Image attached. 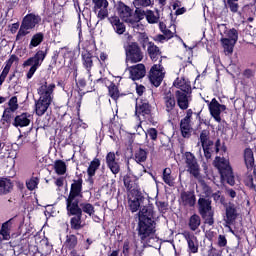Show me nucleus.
I'll return each instance as SVG.
<instances>
[{"label":"nucleus","mask_w":256,"mask_h":256,"mask_svg":"<svg viewBox=\"0 0 256 256\" xmlns=\"http://www.w3.org/2000/svg\"><path fill=\"white\" fill-rule=\"evenodd\" d=\"M108 93L110 98L113 100H116L119 97L118 87L113 82H110L108 86Z\"/></svg>","instance_id":"603ef678"},{"label":"nucleus","mask_w":256,"mask_h":256,"mask_svg":"<svg viewBox=\"0 0 256 256\" xmlns=\"http://www.w3.org/2000/svg\"><path fill=\"white\" fill-rule=\"evenodd\" d=\"M163 182L169 187H172L174 185V179L171 176V169L165 168L163 170Z\"/></svg>","instance_id":"a18cd8bd"},{"label":"nucleus","mask_w":256,"mask_h":256,"mask_svg":"<svg viewBox=\"0 0 256 256\" xmlns=\"http://www.w3.org/2000/svg\"><path fill=\"white\" fill-rule=\"evenodd\" d=\"M144 173H146V169H145V166H144V165H142V164H137V165L134 167L133 175H134L135 178H141Z\"/></svg>","instance_id":"13d9d810"},{"label":"nucleus","mask_w":256,"mask_h":256,"mask_svg":"<svg viewBox=\"0 0 256 256\" xmlns=\"http://www.w3.org/2000/svg\"><path fill=\"white\" fill-rule=\"evenodd\" d=\"M212 140L210 139V131L209 130H202L200 133V143L203 147L204 145H207L211 143Z\"/></svg>","instance_id":"3c124183"},{"label":"nucleus","mask_w":256,"mask_h":256,"mask_svg":"<svg viewBox=\"0 0 256 256\" xmlns=\"http://www.w3.org/2000/svg\"><path fill=\"white\" fill-rule=\"evenodd\" d=\"M140 43L142 44V47H147V53L151 59V61H157L158 58L162 59V54L160 51V48L156 46L154 43L149 42V38L145 34H141V38H139Z\"/></svg>","instance_id":"1a4fd4ad"},{"label":"nucleus","mask_w":256,"mask_h":256,"mask_svg":"<svg viewBox=\"0 0 256 256\" xmlns=\"http://www.w3.org/2000/svg\"><path fill=\"white\" fill-rule=\"evenodd\" d=\"M83 67L86 69L87 74L91 77V69L93 67V55L88 51L84 50L81 53Z\"/></svg>","instance_id":"2f4dec72"},{"label":"nucleus","mask_w":256,"mask_h":256,"mask_svg":"<svg viewBox=\"0 0 256 256\" xmlns=\"http://www.w3.org/2000/svg\"><path fill=\"white\" fill-rule=\"evenodd\" d=\"M146 136H149L152 141H156L158 138V131L155 128H150L147 130Z\"/></svg>","instance_id":"774afa93"},{"label":"nucleus","mask_w":256,"mask_h":256,"mask_svg":"<svg viewBox=\"0 0 256 256\" xmlns=\"http://www.w3.org/2000/svg\"><path fill=\"white\" fill-rule=\"evenodd\" d=\"M39 185V179L37 177H32L30 180L26 181V188L30 191H34Z\"/></svg>","instance_id":"bf43d9fd"},{"label":"nucleus","mask_w":256,"mask_h":256,"mask_svg":"<svg viewBox=\"0 0 256 256\" xmlns=\"http://www.w3.org/2000/svg\"><path fill=\"white\" fill-rule=\"evenodd\" d=\"M180 203L184 207H194L196 205V195L193 191H183L180 194Z\"/></svg>","instance_id":"412c9836"},{"label":"nucleus","mask_w":256,"mask_h":256,"mask_svg":"<svg viewBox=\"0 0 256 256\" xmlns=\"http://www.w3.org/2000/svg\"><path fill=\"white\" fill-rule=\"evenodd\" d=\"M200 185L202 188V193L204 194L205 198H210L213 195V190L212 188L205 182L202 180V177H200Z\"/></svg>","instance_id":"49530a36"},{"label":"nucleus","mask_w":256,"mask_h":256,"mask_svg":"<svg viewBox=\"0 0 256 256\" xmlns=\"http://www.w3.org/2000/svg\"><path fill=\"white\" fill-rule=\"evenodd\" d=\"M198 212L200 215L213 212L212 201L209 198L200 197L198 199Z\"/></svg>","instance_id":"c85d7f7f"},{"label":"nucleus","mask_w":256,"mask_h":256,"mask_svg":"<svg viewBox=\"0 0 256 256\" xmlns=\"http://www.w3.org/2000/svg\"><path fill=\"white\" fill-rule=\"evenodd\" d=\"M129 27L133 29L134 33H139L140 31H144L145 25L141 22L134 20V18L128 22Z\"/></svg>","instance_id":"8fccbe9b"},{"label":"nucleus","mask_w":256,"mask_h":256,"mask_svg":"<svg viewBox=\"0 0 256 256\" xmlns=\"http://www.w3.org/2000/svg\"><path fill=\"white\" fill-rule=\"evenodd\" d=\"M223 251L221 249L215 248L213 245H210L207 252L208 256H222Z\"/></svg>","instance_id":"e2e57ef3"},{"label":"nucleus","mask_w":256,"mask_h":256,"mask_svg":"<svg viewBox=\"0 0 256 256\" xmlns=\"http://www.w3.org/2000/svg\"><path fill=\"white\" fill-rule=\"evenodd\" d=\"M41 21V17L35 14H28L22 19V25H20V31L18 33H26L30 29H34Z\"/></svg>","instance_id":"f8f14e48"},{"label":"nucleus","mask_w":256,"mask_h":256,"mask_svg":"<svg viewBox=\"0 0 256 256\" xmlns=\"http://www.w3.org/2000/svg\"><path fill=\"white\" fill-rule=\"evenodd\" d=\"M123 185L128 192H132L135 190V182L132 180L131 176L125 175L123 177Z\"/></svg>","instance_id":"de8ad7c7"},{"label":"nucleus","mask_w":256,"mask_h":256,"mask_svg":"<svg viewBox=\"0 0 256 256\" xmlns=\"http://www.w3.org/2000/svg\"><path fill=\"white\" fill-rule=\"evenodd\" d=\"M163 104L165 111L170 114L176 107V98L175 95L171 92H168L163 97Z\"/></svg>","instance_id":"c756f323"},{"label":"nucleus","mask_w":256,"mask_h":256,"mask_svg":"<svg viewBox=\"0 0 256 256\" xmlns=\"http://www.w3.org/2000/svg\"><path fill=\"white\" fill-rule=\"evenodd\" d=\"M201 226V217L198 214H193L188 220V227L192 232H195Z\"/></svg>","instance_id":"58836bf2"},{"label":"nucleus","mask_w":256,"mask_h":256,"mask_svg":"<svg viewBox=\"0 0 256 256\" xmlns=\"http://www.w3.org/2000/svg\"><path fill=\"white\" fill-rule=\"evenodd\" d=\"M244 184L251 188V189H254L256 188V184L254 183V178L252 175H246L245 178H244Z\"/></svg>","instance_id":"0e129e2a"},{"label":"nucleus","mask_w":256,"mask_h":256,"mask_svg":"<svg viewBox=\"0 0 256 256\" xmlns=\"http://www.w3.org/2000/svg\"><path fill=\"white\" fill-rule=\"evenodd\" d=\"M109 22L112 25L114 31L116 33H125L126 31V26L125 24L120 20L119 17L113 16L109 18Z\"/></svg>","instance_id":"c9c22d12"},{"label":"nucleus","mask_w":256,"mask_h":256,"mask_svg":"<svg viewBox=\"0 0 256 256\" xmlns=\"http://www.w3.org/2000/svg\"><path fill=\"white\" fill-rule=\"evenodd\" d=\"M13 222H14V218H10L8 219V221L2 223V227H0V236H2L3 241H9L11 239Z\"/></svg>","instance_id":"cd10ccee"},{"label":"nucleus","mask_w":256,"mask_h":256,"mask_svg":"<svg viewBox=\"0 0 256 256\" xmlns=\"http://www.w3.org/2000/svg\"><path fill=\"white\" fill-rule=\"evenodd\" d=\"M117 15L125 23L130 22L133 19V10L126 4L119 2L116 7Z\"/></svg>","instance_id":"6ab92c4d"},{"label":"nucleus","mask_w":256,"mask_h":256,"mask_svg":"<svg viewBox=\"0 0 256 256\" xmlns=\"http://www.w3.org/2000/svg\"><path fill=\"white\" fill-rule=\"evenodd\" d=\"M101 166V161L98 158H94L88 168H87V175L89 178V181L92 182V178L96 175L97 170L100 168Z\"/></svg>","instance_id":"f704fd0d"},{"label":"nucleus","mask_w":256,"mask_h":256,"mask_svg":"<svg viewBox=\"0 0 256 256\" xmlns=\"http://www.w3.org/2000/svg\"><path fill=\"white\" fill-rule=\"evenodd\" d=\"M146 21L150 25H154L156 23H159L160 21V13L158 10H146Z\"/></svg>","instance_id":"ea45409f"},{"label":"nucleus","mask_w":256,"mask_h":256,"mask_svg":"<svg viewBox=\"0 0 256 256\" xmlns=\"http://www.w3.org/2000/svg\"><path fill=\"white\" fill-rule=\"evenodd\" d=\"M173 86L179 89L177 92L192 93L191 84L184 77L176 78L173 82Z\"/></svg>","instance_id":"bb28decb"},{"label":"nucleus","mask_w":256,"mask_h":256,"mask_svg":"<svg viewBox=\"0 0 256 256\" xmlns=\"http://www.w3.org/2000/svg\"><path fill=\"white\" fill-rule=\"evenodd\" d=\"M19 108L18 105V99L16 96L10 98V101H8V110L16 112Z\"/></svg>","instance_id":"052dcab7"},{"label":"nucleus","mask_w":256,"mask_h":256,"mask_svg":"<svg viewBox=\"0 0 256 256\" xmlns=\"http://www.w3.org/2000/svg\"><path fill=\"white\" fill-rule=\"evenodd\" d=\"M18 60V57L16 55L10 56V59L6 60V66H4V69L2 70V73L0 74V85H3V82L5 81L7 75L9 74V71L15 63V61Z\"/></svg>","instance_id":"72a5a7b5"},{"label":"nucleus","mask_w":256,"mask_h":256,"mask_svg":"<svg viewBox=\"0 0 256 256\" xmlns=\"http://www.w3.org/2000/svg\"><path fill=\"white\" fill-rule=\"evenodd\" d=\"M126 63H139L143 60L144 55L137 43H131L125 48Z\"/></svg>","instance_id":"6e6552de"},{"label":"nucleus","mask_w":256,"mask_h":256,"mask_svg":"<svg viewBox=\"0 0 256 256\" xmlns=\"http://www.w3.org/2000/svg\"><path fill=\"white\" fill-rule=\"evenodd\" d=\"M183 237L187 242V252L189 254H197L199 252V241L197 236L191 232H184Z\"/></svg>","instance_id":"4468645a"},{"label":"nucleus","mask_w":256,"mask_h":256,"mask_svg":"<svg viewBox=\"0 0 256 256\" xmlns=\"http://www.w3.org/2000/svg\"><path fill=\"white\" fill-rule=\"evenodd\" d=\"M43 40L44 36L42 33L34 34V36H32V40H30V47H38V45H41Z\"/></svg>","instance_id":"864d4df0"},{"label":"nucleus","mask_w":256,"mask_h":256,"mask_svg":"<svg viewBox=\"0 0 256 256\" xmlns=\"http://www.w3.org/2000/svg\"><path fill=\"white\" fill-rule=\"evenodd\" d=\"M53 169L58 176H63L67 172V165L63 160H55Z\"/></svg>","instance_id":"a19ab883"},{"label":"nucleus","mask_w":256,"mask_h":256,"mask_svg":"<svg viewBox=\"0 0 256 256\" xmlns=\"http://www.w3.org/2000/svg\"><path fill=\"white\" fill-rule=\"evenodd\" d=\"M78 207L80 211V216H83V213L88 215L89 217H92L95 214V207L91 203H80Z\"/></svg>","instance_id":"e433bc0d"},{"label":"nucleus","mask_w":256,"mask_h":256,"mask_svg":"<svg viewBox=\"0 0 256 256\" xmlns=\"http://www.w3.org/2000/svg\"><path fill=\"white\" fill-rule=\"evenodd\" d=\"M106 165L113 175H117L120 173V165L116 161V155L114 152L107 153Z\"/></svg>","instance_id":"a878e982"},{"label":"nucleus","mask_w":256,"mask_h":256,"mask_svg":"<svg viewBox=\"0 0 256 256\" xmlns=\"http://www.w3.org/2000/svg\"><path fill=\"white\" fill-rule=\"evenodd\" d=\"M51 103L52 101L39 98L36 101V115L42 117L51 106Z\"/></svg>","instance_id":"473e14b6"},{"label":"nucleus","mask_w":256,"mask_h":256,"mask_svg":"<svg viewBox=\"0 0 256 256\" xmlns=\"http://www.w3.org/2000/svg\"><path fill=\"white\" fill-rule=\"evenodd\" d=\"M55 88L56 85L54 83L48 84L47 82H44L38 88V95H40V99L53 102V93Z\"/></svg>","instance_id":"ddd939ff"},{"label":"nucleus","mask_w":256,"mask_h":256,"mask_svg":"<svg viewBox=\"0 0 256 256\" xmlns=\"http://www.w3.org/2000/svg\"><path fill=\"white\" fill-rule=\"evenodd\" d=\"M238 41V34L231 33L228 38H222L221 43L224 49L225 55H232L234 47Z\"/></svg>","instance_id":"a211bd4d"},{"label":"nucleus","mask_w":256,"mask_h":256,"mask_svg":"<svg viewBox=\"0 0 256 256\" xmlns=\"http://www.w3.org/2000/svg\"><path fill=\"white\" fill-rule=\"evenodd\" d=\"M162 59L159 60L158 64H154L151 66L149 73H148V79L155 88H158L161 86V83L165 77V68L162 66Z\"/></svg>","instance_id":"39448f33"},{"label":"nucleus","mask_w":256,"mask_h":256,"mask_svg":"<svg viewBox=\"0 0 256 256\" xmlns=\"http://www.w3.org/2000/svg\"><path fill=\"white\" fill-rule=\"evenodd\" d=\"M147 158L148 152L143 148H139L134 153V160L137 164L145 163L147 161Z\"/></svg>","instance_id":"79ce46f5"},{"label":"nucleus","mask_w":256,"mask_h":256,"mask_svg":"<svg viewBox=\"0 0 256 256\" xmlns=\"http://www.w3.org/2000/svg\"><path fill=\"white\" fill-rule=\"evenodd\" d=\"M78 244V238L76 235H67L66 236V240L64 242V246L69 249V250H72L74 249Z\"/></svg>","instance_id":"c03bdc74"},{"label":"nucleus","mask_w":256,"mask_h":256,"mask_svg":"<svg viewBox=\"0 0 256 256\" xmlns=\"http://www.w3.org/2000/svg\"><path fill=\"white\" fill-rule=\"evenodd\" d=\"M15 111L13 110H9V109H4V114H2V125L9 127L12 120L14 119L15 115H14Z\"/></svg>","instance_id":"37998d69"},{"label":"nucleus","mask_w":256,"mask_h":256,"mask_svg":"<svg viewBox=\"0 0 256 256\" xmlns=\"http://www.w3.org/2000/svg\"><path fill=\"white\" fill-rule=\"evenodd\" d=\"M159 29L161 33H176V25L172 24L170 25V29L166 30V24L163 22L159 23Z\"/></svg>","instance_id":"680f3d73"},{"label":"nucleus","mask_w":256,"mask_h":256,"mask_svg":"<svg viewBox=\"0 0 256 256\" xmlns=\"http://www.w3.org/2000/svg\"><path fill=\"white\" fill-rule=\"evenodd\" d=\"M238 210L235 204L229 203L225 208L224 222L227 225H233L238 218Z\"/></svg>","instance_id":"aec40b11"},{"label":"nucleus","mask_w":256,"mask_h":256,"mask_svg":"<svg viewBox=\"0 0 256 256\" xmlns=\"http://www.w3.org/2000/svg\"><path fill=\"white\" fill-rule=\"evenodd\" d=\"M46 55H47V52L43 50H38V52H36V55H34V57H30L28 58V60L24 61L23 66L34 67L35 69H38L39 67H41Z\"/></svg>","instance_id":"dca6fc26"},{"label":"nucleus","mask_w":256,"mask_h":256,"mask_svg":"<svg viewBox=\"0 0 256 256\" xmlns=\"http://www.w3.org/2000/svg\"><path fill=\"white\" fill-rule=\"evenodd\" d=\"M244 162L247 169H252L255 164L254 153L252 149L246 148L244 151Z\"/></svg>","instance_id":"4c0bfd02"},{"label":"nucleus","mask_w":256,"mask_h":256,"mask_svg":"<svg viewBox=\"0 0 256 256\" xmlns=\"http://www.w3.org/2000/svg\"><path fill=\"white\" fill-rule=\"evenodd\" d=\"M199 115L192 109L186 111V115L180 121V132L183 138H190L193 131V125L198 121Z\"/></svg>","instance_id":"7ed1b4c3"},{"label":"nucleus","mask_w":256,"mask_h":256,"mask_svg":"<svg viewBox=\"0 0 256 256\" xmlns=\"http://www.w3.org/2000/svg\"><path fill=\"white\" fill-rule=\"evenodd\" d=\"M82 185H83L82 178L73 180L70 186L69 195L66 199V206H79V200L77 198L82 196Z\"/></svg>","instance_id":"423d86ee"},{"label":"nucleus","mask_w":256,"mask_h":256,"mask_svg":"<svg viewBox=\"0 0 256 256\" xmlns=\"http://www.w3.org/2000/svg\"><path fill=\"white\" fill-rule=\"evenodd\" d=\"M140 207H141V203L139 198H134L132 200H129V209L132 213H136Z\"/></svg>","instance_id":"6e6d98bb"},{"label":"nucleus","mask_w":256,"mask_h":256,"mask_svg":"<svg viewBox=\"0 0 256 256\" xmlns=\"http://www.w3.org/2000/svg\"><path fill=\"white\" fill-rule=\"evenodd\" d=\"M130 77L133 81L143 79L146 75V67L144 64H137L128 68Z\"/></svg>","instance_id":"4be33fe9"},{"label":"nucleus","mask_w":256,"mask_h":256,"mask_svg":"<svg viewBox=\"0 0 256 256\" xmlns=\"http://www.w3.org/2000/svg\"><path fill=\"white\" fill-rule=\"evenodd\" d=\"M202 219L204 220V223L213 226L215 221H214V211L205 213L201 215Z\"/></svg>","instance_id":"4d7b16f0"},{"label":"nucleus","mask_w":256,"mask_h":256,"mask_svg":"<svg viewBox=\"0 0 256 256\" xmlns=\"http://www.w3.org/2000/svg\"><path fill=\"white\" fill-rule=\"evenodd\" d=\"M182 160L186 168V172L189 173L197 181L201 180V168L198 163L197 157L192 152H184L182 154Z\"/></svg>","instance_id":"f257e3e1"},{"label":"nucleus","mask_w":256,"mask_h":256,"mask_svg":"<svg viewBox=\"0 0 256 256\" xmlns=\"http://www.w3.org/2000/svg\"><path fill=\"white\" fill-rule=\"evenodd\" d=\"M227 243H228V241H227V238H226L225 235H219V236H218V239H217V246H218L219 248H224V247H226V246H227Z\"/></svg>","instance_id":"338daca9"},{"label":"nucleus","mask_w":256,"mask_h":256,"mask_svg":"<svg viewBox=\"0 0 256 256\" xmlns=\"http://www.w3.org/2000/svg\"><path fill=\"white\" fill-rule=\"evenodd\" d=\"M93 3V13H95L96 17L99 18L100 21L106 19L109 15L108 7L109 2L108 0H92Z\"/></svg>","instance_id":"9d476101"},{"label":"nucleus","mask_w":256,"mask_h":256,"mask_svg":"<svg viewBox=\"0 0 256 256\" xmlns=\"http://www.w3.org/2000/svg\"><path fill=\"white\" fill-rule=\"evenodd\" d=\"M147 16V10L144 11L140 8H136L134 13H132V19L133 21H139L141 22L143 19H145Z\"/></svg>","instance_id":"09e8293b"},{"label":"nucleus","mask_w":256,"mask_h":256,"mask_svg":"<svg viewBox=\"0 0 256 256\" xmlns=\"http://www.w3.org/2000/svg\"><path fill=\"white\" fill-rule=\"evenodd\" d=\"M14 185L11 179L1 177L0 178V196H6L13 191Z\"/></svg>","instance_id":"7c9ffc66"},{"label":"nucleus","mask_w":256,"mask_h":256,"mask_svg":"<svg viewBox=\"0 0 256 256\" xmlns=\"http://www.w3.org/2000/svg\"><path fill=\"white\" fill-rule=\"evenodd\" d=\"M154 210L152 206H143L138 212V222H154Z\"/></svg>","instance_id":"b1692460"},{"label":"nucleus","mask_w":256,"mask_h":256,"mask_svg":"<svg viewBox=\"0 0 256 256\" xmlns=\"http://www.w3.org/2000/svg\"><path fill=\"white\" fill-rule=\"evenodd\" d=\"M156 223L155 221H138L136 228L138 237L142 242H146L153 238L156 233Z\"/></svg>","instance_id":"20e7f679"},{"label":"nucleus","mask_w":256,"mask_h":256,"mask_svg":"<svg viewBox=\"0 0 256 256\" xmlns=\"http://www.w3.org/2000/svg\"><path fill=\"white\" fill-rule=\"evenodd\" d=\"M171 37H173L171 33L158 34L156 36V41H159V43H164V41H169Z\"/></svg>","instance_id":"69168bd1"},{"label":"nucleus","mask_w":256,"mask_h":256,"mask_svg":"<svg viewBox=\"0 0 256 256\" xmlns=\"http://www.w3.org/2000/svg\"><path fill=\"white\" fill-rule=\"evenodd\" d=\"M239 0H227L225 3V7H228L230 9L231 13H238L239 11Z\"/></svg>","instance_id":"5fc2aeb1"},{"label":"nucleus","mask_w":256,"mask_h":256,"mask_svg":"<svg viewBox=\"0 0 256 256\" xmlns=\"http://www.w3.org/2000/svg\"><path fill=\"white\" fill-rule=\"evenodd\" d=\"M32 115L29 113H22L16 117H14V122H12V125L16 128H25L29 127L31 124Z\"/></svg>","instance_id":"393cba45"},{"label":"nucleus","mask_w":256,"mask_h":256,"mask_svg":"<svg viewBox=\"0 0 256 256\" xmlns=\"http://www.w3.org/2000/svg\"><path fill=\"white\" fill-rule=\"evenodd\" d=\"M215 162L217 163L218 170L221 175V179L230 186H235V176L230 166L229 160L221 158L219 156L215 157Z\"/></svg>","instance_id":"f03ea898"},{"label":"nucleus","mask_w":256,"mask_h":256,"mask_svg":"<svg viewBox=\"0 0 256 256\" xmlns=\"http://www.w3.org/2000/svg\"><path fill=\"white\" fill-rule=\"evenodd\" d=\"M189 94L191 92L175 91L177 106L182 111L188 110L189 108Z\"/></svg>","instance_id":"5701e85b"},{"label":"nucleus","mask_w":256,"mask_h":256,"mask_svg":"<svg viewBox=\"0 0 256 256\" xmlns=\"http://www.w3.org/2000/svg\"><path fill=\"white\" fill-rule=\"evenodd\" d=\"M208 109L215 122L221 123V113L227 110L226 105L220 104L216 98H213L208 105Z\"/></svg>","instance_id":"9b49d317"},{"label":"nucleus","mask_w":256,"mask_h":256,"mask_svg":"<svg viewBox=\"0 0 256 256\" xmlns=\"http://www.w3.org/2000/svg\"><path fill=\"white\" fill-rule=\"evenodd\" d=\"M204 157L206 160H210L214 154H218L221 149V140L217 139L216 142L214 143L209 142L202 146Z\"/></svg>","instance_id":"2eb2a0df"},{"label":"nucleus","mask_w":256,"mask_h":256,"mask_svg":"<svg viewBox=\"0 0 256 256\" xmlns=\"http://www.w3.org/2000/svg\"><path fill=\"white\" fill-rule=\"evenodd\" d=\"M135 115L139 120H150L151 119V106L147 102H141L136 104Z\"/></svg>","instance_id":"f3484780"},{"label":"nucleus","mask_w":256,"mask_h":256,"mask_svg":"<svg viewBox=\"0 0 256 256\" xmlns=\"http://www.w3.org/2000/svg\"><path fill=\"white\" fill-rule=\"evenodd\" d=\"M66 211L68 216H73L70 219V228L75 231H79L83 228L82 216L79 205L76 206H66Z\"/></svg>","instance_id":"0eeeda50"}]
</instances>
